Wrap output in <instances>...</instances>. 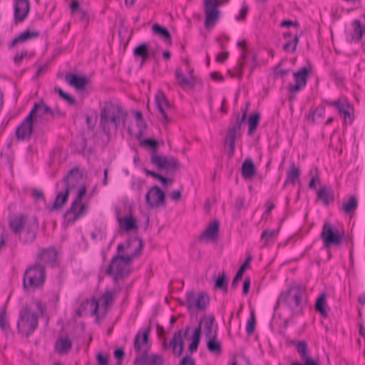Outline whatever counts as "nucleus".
<instances>
[{
  "instance_id": "obj_1",
  "label": "nucleus",
  "mask_w": 365,
  "mask_h": 365,
  "mask_svg": "<svg viewBox=\"0 0 365 365\" xmlns=\"http://www.w3.org/2000/svg\"><path fill=\"white\" fill-rule=\"evenodd\" d=\"M9 226L15 237L24 245L31 244L35 241L39 229L36 217H29L24 214L11 217L9 220Z\"/></svg>"
},
{
  "instance_id": "obj_2",
  "label": "nucleus",
  "mask_w": 365,
  "mask_h": 365,
  "mask_svg": "<svg viewBox=\"0 0 365 365\" xmlns=\"http://www.w3.org/2000/svg\"><path fill=\"white\" fill-rule=\"evenodd\" d=\"M151 330L149 326L143 331H138L134 339V349L140 353L134 360V365H165L164 358L157 354H148L150 349L149 334Z\"/></svg>"
},
{
  "instance_id": "obj_3",
  "label": "nucleus",
  "mask_w": 365,
  "mask_h": 365,
  "mask_svg": "<svg viewBox=\"0 0 365 365\" xmlns=\"http://www.w3.org/2000/svg\"><path fill=\"white\" fill-rule=\"evenodd\" d=\"M32 306L36 307L41 316H43L46 312V307L36 299H32L30 304L23 306L19 312L17 328L19 331L26 337H29L38 327V315L32 310Z\"/></svg>"
},
{
  "instance_id": "obj_4",
  "label": "nucleus",
  "mask_w": 365,
  "mask_h": 365,
  "mask_svg": "<svg viewBox=\"0 0 365 365\" xmlns=\"http://www.w3.org/2000/svg\"><path fill=\"white\" fill-rule=\"evenodd\" d=\"M163 141H158L154 138H146L140 142V145L148 148L150 151V163L158 170H165L168 173H175L181 168L178 159L173 156L159 155L158 147L163 145Z\"/></svg>"
},
{
  "instance_id": "obj_5",
  "label": "nucleus",
  "mask_w": 365,
  "mask_h": 365,
  "mask_svg": "<svg viewBox=\"0 0 365 365\" xmlns=\"http://www.w3.org/2000/svg\"><path fill=\"white\" fill-rule=\"evenodd\" d=\"M126 117L127 113L120 105L110 101L106 102L100 114V126L104 133L109 135L112 130H118L120 118H121L124 123Z\"/></svg>"
},
{
  "instance_id": "obj_6",
  "label": "nucleus",
  "mask_w": 365,
  "mask_h": 365,
  "mask_svg": "<svg viewBox=\"0 0 365 365\" xmlns=\"http://www.w3.org/2000/svg\"><path fill=\"white\" fill-rule=\"evenodd\" d=\"M306 292L300 286H292L287 290L281 292L277 299V303H282L287 306L293 316L302 315L306 305Z\"/></svg>"
},
{
  "instance_id": "obj_7",
  "label": "nucleus",
  "mask_w": 365,
  "mask_h": 365,
  "mask_svg": "<svg viewBox=\"0 0 365 365\" xmlns=\"http://www.w3.org/2000/svg\"><path fill=\"white\" fill-rule=\"evenodd\" d=\"M46 279V269L43 264L36 262L29 266L23 277V288L25 291H34L43 287Z\"/></svg>"
},
{
  "instance_id": "obj_8",
  "label": "nucleus",
  "mask_w": 365,
  "mask_h": 365,
  "mask_svg": "<svg viewBox=\"0 0 365 365\" xmlns=\"http://www.w3.org/2000/svg\"><path fill=\"white\" fill-rule=\"evenodd\" d=\"M78 173V168L74 167L68 172L61 180L56 182V187H58L60 184H63V187L62 190L57 193L53 205L47 207L49 212L58 210L66 205L69 197L70 191L74 187L73 184H70V181Z\"/></svg>"
},
{
  "instance_id": "obj_9",
  "label": "nucleus",
  "mask_w": 365,
  "mask_h": 365,
  "mask_svg": "<svg viewBox=\"0 0 365 365\" xmlns=\"http://www.w3.org/2000/svg\"><path fill=\"white\" fill-rule=\"evenodd\" d=\"M87 192L86 186L82 185L78 190L76 199L72 202L69 209L66 210L64 217L68 223H74L76 220L86 215L87 207L82 204V199Z\"/></svg>"
},
{
  "instance_id": "obj_10",
  "label": "nucleus",
  "mask_w": 365,
  "mask_h": 365,
  "mask_svg": "<svg viewBox=\"0 0 365 365\" xmlns=\"http://www.w3.org/2000/svg\"><path fill=\"white\" fill-rule=\"evenodd\" d=\"M187 309L190 312L193 310L205 311L210 304V296L205 292L198 294L193 290L186 293Z\"/></svg>"
},
{
  "instance_id": "obj_11",
  "label": "nucleus",
  "mask_w": 365,
  "mask_h": 365,
  "mask_svg": "<svg viewBox=\"0 0 365 365\" xmlns=\"http://www.w3.org/2000/svg\"><path fill=\"white\" fill-rule=\"evenodd\" d=\"M320 237L326 248H329L331 245L340 246L344 237V232L341 233L329 222H325L322 227Z\"/></svg>"
},
{
  "instance_id": "obj_12",
  "label": "nucleus",
  "mask_w": 365,
  "mask_h": 365,
  "mask_svg": "<svg viewBox=\"0 0 365 365\" xmlns=\"http://www.w3.org/2000/svg\"><path fill=\"white\" fill-rule=\"evenodd\" d=\"M105 273L108 276H112L114 283L117 284L120 279H125L130 275V269L120 259H116L113 263L112 258Z\"/></svg>"
},
{
  "instance_id": "obj_13",
  "label": "nucleus",
  "mask_w": 365,
  "mask_h": 365,
  "mask_svg": "<svg viewBox=\"0 0 365 365\" xmlns=\"http://www.w3.org/2000/svg\"><path fill=\"white\" fill-rule=\"evenodd\" d=\"M135 240H138V247L134 251V252L131 253L130 255H124L122 253V252L124 250H125V245H124L122 243L118 245L117 253L113 257V263L116 261V259H120L122 262L125 263L126 266H128V267H130V264L131 263L133 259L140 255L144 246L143 240L140 237H135Z\"/></svg>"
},
{
  "instance_id": "obj_14",
  "label": "nucleus",
  "mask_w": 365,
  "mask_h": 365,
  "mask_svg": "<svg viewBox=\"0 0 365 365\" xmlns=\"http://www.w3.org/2000/svg\"><path fill=\"white\" fill-rule=\"evenodd\" d=\"M34 111H30L26 118L16 130V138L18 140H30L34 133Z\"/></svg>"
},
{
  "instance_id": "obj_15",
  "label": "nucleus",
  "mask_w": 365,
  "mask_h": 365,
  "mask_svg": "<svg viewBox=\"0 0 365 365\" xmlns=\"http://www.w3.org/2000/svg\"><path fill=\"white\" fill-rule=\"evenodd\" d=\"M145 202L149 207L157 208L165 205V193L156 185L150 188L145 195Z\"/></svg>"
},
{
  "instance_id": "obj_16",
  "label": "nucleus",
  "mask_w": 365,
  "mask_h": 365,
  "mask_svg": "<svg viewBox=\"0 0 365 365\" xmlns=\"http://www.w3.org/2000/svg\"><path fill=\"white\" fill-rule=\"evenodd\" d=\"M245 119L246 113H243L241 118H239V114H237L236 123L233 127L230 128L227 130V136L225 139V143L229 145V158H232L235 154L237 132L240 130L242 125L245 122Z\"/></svg>"
},
{
  "instance_id": "obj_17",
  "label": "nucleus",
  "mask_w": 365,
  "mask_h": 365,
  "mask_svg": "<svg viewBox=\"0 0 365 365\" xmlns=\"http://www.w3.org/2000/svg\"><path fill=\"white\" fill-rule=\"evenodd\" d=\"M312 67L310 64L308 66H304L293 73L295 83H289L292 86V90L294 91H300L307 83L308 78L312 72Z\"/></svg>"
},
{
  "instance_id": "obj_18",
  "label": "nucleus",
  "mask_w": 365,
  "mask_h": 365,
  "mask_svg": "<svg viewBox=\"0 0 365 365\" xmlns=\"http://www.w3.org/2000/svg\"><path fill=\"white\" fill-rule=\"evenodd\" d=\"M65 81L78 92L84 91L91 83L88 77L74 73H67L65 76Z\"/></svg>"
},
{
  "instance_id": "obj_19",
  "label": "nucleus",
  "mask_w": 365,
  "mask_h": 365,
  "mask_svg": "<svg viewBox=\"0 0 365 365\" xmlns=\"http://www.w3.org/2000/svg\"><path fill=\"white\" fill-rule=\"evenodd\" d=\"M170 347L173 349L174 354H176L178 356L182 355L184 350V341L182 338L181 329L174 332L173 336L169 344H168L166 339H164L163 342V349L165 350Z\"/></svg>"
},
{
  "instance_id": "obj_20",
  "label": "nucleus",
  "mask_w": 365,
  "mask_h": 365,
  "mask_svg": "<svg viewBox=\"0 0 365 365\" xmlns=\"http://www.w3.org/2000/svg\"><path fill=\"white\" fill-rule=\"evenodd\" d=\"M38 259L39 263L46 265L51 266L52 267H57L58 265V253L54 248H47L42 250L41 252L38 255Z\"/></svg>"
},
{
  "instance_id": "obj_21",
  "label": "nucleus",
  "mask_w": 365,
  "mask_h": 365,
  "mask_svg": "<svg viewBox=\"0 0 365 365\" xmlns=\"http://www.w3.org/2000/svg\"><path fill=\"white\" fill-rule=\"evenodd\" d=\"M297 350L303 363L302 364L298 361H295L292 363L291 365H319L317 360H314L309 356L308 345L305 341H298L297 344Z\"/></svg>"
},
{
  "instance_id": "obj_22",
  "label": "nucleus",
  "mask_w": 365,
  "mask_h": 365,
  "mask_svg": "<svg viewBox=\"0 0 365 365\" xmlns=\"http://www.w3.org/2000/svg\"><path fill=\"white\" fill-rule=\"evenodd\" d=\"M30 11L29 0H17L14 6L15 24L23 22Z\"/></svg>"
},
{
  "instance_id": "obj_23",
  "label": "nucleus",
  "mask_w": 365,
  "mask_h": 365,
  "mask_svg": "<svg viewBox=\"0 0 365 365\" xmlns=\"http://www.w3.org/2000/svg\"><path fill=\"white\" fill-rule=\"evenodd\" d=\"M155 101L158 110L160 112L163 118V124L166 125L170 122V118L168 117L165 109L170 108V104L168 102L165 93L162 91H158L155 95Z\"/></svg>"
},
{
  "instance_id": "obj_24",
  "label": "nucleus",
  "mask_w": 365,
  "mask_h": 365,
  "mask_svg": "<svg viewBox=\"0 0 365 365\" xmlns=\"http://www.w3.org/2000/svg\"><path fill=\"white\" fill-rule=\"evenodd\" d=\"M210 1H205V27L207 29L213 28L220 18V11L218 9L209 7Z\"/></svg>"
},
{
  "instance_id": "obj_25",
  "label": "nucleus",
  "mask_w": 365,
  "mask_h": 365,
  "mask_svg": "<svg viewBox=\"0 0 365 365\" xmlns=\"http://www.w3.org/2000/svg\"><path fill=\"white\" fill-rule=\"evenodd\" d=\"M215 318L214 315L204 316L198 324H200L202 327V324L205 323V339H211L214 337H217V329L218 327L216 324L215 328H214Z\"/></svg>"
},
{
  "instance_id": "obj_26",
  "label": "nucleus",
  "mask_w": 365,
  "mask_h": 365,
  "mask_svg": "<svg viewBox=\"0 0 365 365\" xmlns=\"http://www.w3.org/2000/svg\"><path fill=\"white\" fill-rule=\"evenodd\" d=\"M220 222L218 220L213 221L199 236L198 240L215 241L219 235Z\"/></svg>"
},
{
  "instance_id": "obj_27",
  "label": "nucleus",
  "mask_w": 365,
  "mask_h": 365,
  "mask_svg": "<svg viewBox=\"0 0 365 365\" xmlns=\"http://www.w3.org/2000/svg\"><path fill=\"white\" fill-rule=\"evenodd\" d=\"M33 119L37 120L40 118H50V115L53 114L52 109L51 107L47 106L43 100L39 102L35 103L31 111H34Z\"/></svg>"
},
{
  "instance_id": "obj_28",
  "label": "nucleus",
  "mask_w": 365,
  "mask_h": 365,
  "mask_svg": "<svg viewBox=\"0 0 365 365\" xmlns=\"http://www.w3.org/2000/svg\"><path fill=\"white\" fill-rule=\"evenodd\" d=\"M72 341L68 336H60L55 342L54 349L60 355H66L72 348Z\"/></svg>"
},
{
  "instance_id": "obj_29",
  "label": "nucleus",
  "mask_w": 365,
  "mask_h": 365,
  "mask_svg": "<svg viewBox=\"0 0 365 365\" xmlns=\"http://www.w3.org/2000/svg\"><path fill=\"white\" fill-rule=\"evenodd\" d=\"M88 307H90L91 309V314L96 315V318L98 319L99 317V302L96 299H92L91 300L86 299L83 301L77 309L76 315L81 317L83 313L88 309Z\"/></svg>"
},
{
  "instance_id": "obj_30",
  "label": "nucleus",
  "mask_w": 365,
  "mask_h": 365,
  "mask_svg": "<svg viewBox=\"0 0 365 365\" xmlns=\"http://www.w3.org/2000/svg\"><path fill=\"white\" fill-rule=\"evenodd\" d=\"M322 104H326L329 106L334 107L341 115L346 108L354 110L353 106L349 103L346 98H339L335 101L324 100Z\"/></svg>"
},
{
  "instance_id": "obj_31",
  "label": "nucleus",
  "mask_w": 365,
  "mask_h": 365,
  "mask_svg": "<svg viewBox=\"0 0 365 365\" xmlns=\"http://www.w3.org/2000/svg\"><path fill=\"white\" fill-rule=\"evenodd\" d=\"M40 33L37 31H31L29 29L25 30L18 36L14 38L10 43L9 47L13 48L18 43L26 42V41L38 37Z\"/></svg>"
},
{
  "instance_id": "obj_32",
  "label": "nucleus",
  "mask_w": 365,
  "mask_h": 365,
  "mask_svg": "<svg viewBox=\"0 0 365 365\" xmlns=\"http://www.w3.org/2000/svg\"><path fill=\"white\" fill-rule=\"evenodd\" d=\"M256 173V167L250 158L245 160L242 165V176L245 180H250Z\"/></svg>"
},
{
  "instance_id": "obj_33",
  "label": "nucleus",
  "mask_w": 365,
  "mask_h": 365,
  "mask_svg": "<svg viewBox=\"0 0 365 365\" xmlns=\"http://www.w3.org/2000/svg\"><path fill=\"white\" fill-rule=\"evenodd\" d=\"M317 199L322 201L325 205H329L334 200V191L331 188L327 187H321L317 194Z\"/></svg>"
},
{
  "instance_id": "obj_34",
  "label": "nucleus",
  "mask_w": 365,
  "mask_h": 365,
  "mask_svg": "<svg viewBox=\"0 0 365 365\" xmlns=\"http://www.w3.org/2000/svg\"><path fill=\"white\" fill-rule=\"evenodd\" d=\"M351 25L353 27L351 40L358 43L361 41L364 34H365V26L362 25L361 21L359 19L354 20Z\"/></svg>"
},
{
  "instance_id": "obj_35",
  "label": "nucleus",
  "mask_w": 365,
  "mask_h": 365,
  "mask_svg": "<svg viewBox=\"0 0 365 365\" xmlns=\"http://www.w3.org/2000/svg\"><path fill=\"white\" fill-rule=\"evenodd\" d=\"M330 309L327 307V300H326V293L322 292L317 299L315 303V310L319 312L322 317H328V310Z\"/></svg>"
},
{
  "instance_id": "obj_36",
  "label": "nucleus",
  "mask_w": 365,
  "mask_h": 365,
  "mask_svg": "<svg viewBox=\"0 0 365 365\" xmlns=\"http://www.w3.org/2000/svg\"><path fill=\"white\" fill-rule=\"evenodd\" d=\"M133 54L136 57L141 58L140 66L142 67L150 56L148 44L143 43L138 45L134 48Z\"/></svg>"
},
{
  "instance_id": "obj_37",
  "label": "nucleus",
  "mask_w": 365,
  "mask_h": 365,
  "mask_svg": "<svg viewBox=\"0 0 365 365\" xmlns=\"http://www.w3.org/2000/svg\"><path fill=\"white\" fill-rule=\"evenodd\" d=\"M153 32L159 36L169 46L172 44V37L169 31L164 26L155 24L152 28Z\"/></svg>"
},
{
  "instance_id": "obj_38",
  "label": "nucleus",
  "mask_w": 365,
  "mask_h": 365,
  "mask_svg": "<svg viewBox=\"0 0 365 365\" xmlns=\"http://www.w3.org/2000/svg\"><path fill=\"white\" fill-rule=\"evenodd\" d=\"M252 259V257L251 255L248 256L244 263L240 266L232 282V289H235L237 287L240 280H241L245 270L249 267L250 262Z\"/></svg>"
},
{
  "instance_id": "obj_39",
  "label": "nucleus",
  "mask_w": 365,
  "mask_h": 365,
  "mask_svg": "<svg viewBox=\"0 0 365 365\" xmlns=\"http://www.w3.org/2000/svg\"><path fill=\"white\" fill-rule=\"evenodd\" d=\"M117 293V291L109 290L105 292L100 297L98 301L99 303H101L102 307L104 308V313L102 317L104 316L107 311V308L112 304L113 299Z\"/></svg>"
},
{
  "instance_id": "obj_40",
  "label": "nucleus",
  "mask_w": 365,
  "mask_h": 365,
  "mask_svg": "<svg viewBox=\"0 0 365 365\" xmlns=\"http://www.w3.org/2000/svg\"><path fill=\"white\" fill-rule=\"evenodd\" d=\"M192 341L188 346V350L190 353H193L197 351L199 344L201 340V327L200 324H198L197 327L195 328L192 336Z\"/></svg>"
},
{
  "instance_id": "obj_41",
  "label": "nucleus",
  "mask_w": 365,
  "mask_h": 365,
  "mask_svg": "<svg viewBox=\"0 0 365 365\" xmlns=\"http://www.w3.org/2000/svg\"><path fill=\"white\" fill-rule=\"evenodd\" d=\"M301 175L300 169L292 163L287 175V182H290L292 185L296 184L297 181H299Z\"/></svg>"
},
{
  "instance_id": "obj_42",
  "label": "nucleus",
  "mask_w": 365,
  "mask_h": 365,
  "mask_svg": "<svg viewBox=\"0 0 365 365\" xmlns=\"http://www.w3.org/2000/svg\"><path fill=\"white\" fill-rule=\"evenodd\" d=\"M206 346L207 350L212 354L220 355L222 353V345L217 340V337L206 339Z\"/></svg>"
},
{
  "instance_id": "obj_43",
  "label": "nucleus",
  "mask_w": 365,
  "mask_h": 365,
  "mask_svg": "<svg viewBox=\"0 0 365 365\" xmlns=\"http://www.w3.org/2000/svg\"><path fill=\"white\" fill-rule=\"evenodd\" d=\"M118 220L125 231H131L138 228L136 220L131 215L125 216L123 219L118 218Z\"/></svg>"
},
{
  "instance_id": "obj_44",
  "label": "nucleus",
  "mask_w": 365,
  "mask_h": 365,
  "mask_svg": "<svg viewBox=\"0 0 365 365\" xmlns=\"http://www.w3.org/2000/svg\"><path fill=\"white\" fill-rule=\"evenodd\" d=\"M228 278L223 272L219 274L215 282V289L221 290L223 293L227 292Z\"/></svg>"
},
{
  "instance_id": "obj_45",
  "label": "nucleus",
  "mask_w": 365,
  "mask_h": 365,
  "mask_svg": "<svg viewBox=\"0 0 365 365\" xmlns=\"http://www.w3.org/2000/svg\"><path fill=\"white\" fill-rule=\"evenodd\" d=\"M358 207V200L357 198L352 195L351 196L348 201L344 202L342 206V210L345 214H350L354 212Z\"/></svg>"
},
{
  "instance_id": "obj_46",
  "label": "nucleus",
  "mask_w": 365,
  "mask_h": 365,
  "mask_svg": "<svg viewBox=\"0 0 365 365\" xmlns=\"http://www.w3.org/2000/svg\"><path fill=\"white\" fill-rule=\"evenodd\" d=\"M175 78L178 81V85L182 87L185 88V86H189L192 88L195 87V84L191 83L182 73L180 68H178L175 71Z\"/></svg>"
},
{
  "instance_id": "obj_47",
  "label": "nucleus",
  "mask_w": 365,
  "mask_h": 365,
  "mask_svg": "<svg viewBox=\"0 0 365 365\" xmlns=\"http://www.w3.org/2000/svg\"><path fill=\"white\" fill-rule=\"evenodd\" d=\"M260 120V113H255L250 115L248 119L249 130L248 135H252L257 130Z\"/></svg>"
},
{
  "instance_id": "obj_48",
  "label": "nucleus",
  "mask_w": 365,
  "mask_h": 365,
  "mask_svg": "<svg viewBox=\"0 0 365 365\" xmlns=\"http://www.w3.org/2000/svg\"><path fill=\"white\" fill-rule=\"evenodd\" d=\"M279 230H264L261 234V240L264 242L263 247L268 246L269 243L272 242L274 238L277 235Z\"/></svg>"
},
{
  "instance_id": "obj_49",
  "label": "nucleus",
  "mask_w": 365,
  "mask_h": 365,
  "mask_svg": "<svg viewBox=\"0 0 365 365\" xmlns=\"http://www.w3.org/2000/svg\"><path fill=\"white\" fill-rule=\"evenodd\" d=\"M54 91L59 96L61 99L65 101L69 105L75 106L76 104V99L71 94L65 92L62 88L59 87H55Z\"/></svg>"
},
{
  "instance_id": "obj_50",
  "label": "nucleus",
  "mask_w": 365,
  "mask_h": 365,
  "mask_svg": "<svg viewBox=\"0 0 365 365\" xmlns=\"http://www.w3.org/2000/svg\"><path fill=\"white\" fill-rule=\"evenodd\" d=\"M256 327V316L255 310H252L250 312V318L247 320V326H246V331L248 335H252L254 334L255 331Z\"/></svg>"
},
{
  "instance_id": "obj_51",
  "label": "nucleus",
  "mask_w": 365,
  "mask_h": 365,
  "mask_svg": "<svg viewBox=\"0 0 365 365\" xmlns=\"http://www.w3.org/2000/svg\"><path fill=\"white\" fill-rule=\"evenodd\" d=\"M325 116V107L322 105L315 108L312 113H309V118L311 117L312 123H315L316 117L323 119Z\"/></svg>"
},
{
  "instance_id": "obj_52",
  "label": "nucleus",
  "mask_w": 365,
  "mask_h": 365,
  "mask_svg": "<svg viewBox=\"0 0 365 365\" xmlns=\"http://www.w3.org/2000/svg\"><path fill=\"white\" fill-rule=\"evenodd\" d=\"M299 41V37L297 35H295L292 40L289 41L288 42L284 44L283 50L287 52H294L297 49Z\"/></svg>"
},
{
  "instance_id": "obj_53",
  "label": "nucleus",
  "mask_w": 365,
  "mask_h": 365,
  "mask_svg": "<svg viewBox=\"0 0 365 365\" xmlns=\"http://www.w3.org/2000/svg\"><path fill=\"white\" fill-rule=\"evenodd\" d=\"M0 329L7 334L10 331V326L6 320V307L4 306L0 314Z\"/></svg>"
},
{
  "instance_id": "obj_54",
  "label": "nucleus",
  "mask_w": 365,
  "mask_h": 365,
  "mask_svg": "<svg viewBox=\"0 0 365 365\" xmlns=\"http://www.w3.org/2000/svg\"><path fill=\"white\" fill-rule=\"evenodd\" d=\"M341 116L343 118L344 123L351 124L354 120V110L346 108Z\"/></svg>"
},
{
  "instance_id": "obj_55",
  "label": "nucleus",
  "mask_w": 365,
  "mask_h": 365,
  "mask_svg": "<svg viewBox=\"0 0 365 365\" xmlns=\"http://www.w3.org/2000/svg\"><path fill=\"white\" fill-rule=\"evenodd\" d=\"M108 355L99 352L96 355L97 365H108Z\"/></svg>"
},
{
  "instance_id": "obj_56",
  "label": "nucleus",
  "mask_w": 365,
  "mask_h": 365,
  "mask_svg": "<svg viewBox=\"0 0 365 365\" xmlns=\"http://www.w3.org/2000/svg\"><path fill=\"white\" fill-rule=\"evenodd\" d=\"M8 243V234L0 229V252L5 249Z\"/></svg>"
},
{
  "instance_id": "obj_57",
  "label": "nucleus",
  "mask_w": 365,
  "mask_h": 365,
  "mask_svg": "<svg viewBox=\"0 0 365 365\" xmlns=\"http://www.w3.org/2000/svg\"><path fill=\"white\" fill-rule=\"evenodd\" d=\"M53 114L50 115V118H46V120L51 121L55 118L56 116L58 117H64L66 115L65 113L61 111L58 108H56L55 109H52Z\"/></svg>"
},
{
  "instance_id": "obj_58",
  "label": "nucleus",
  "mask_w": 365,
  "mask_h": 365,
  "mask_svg": "<svg viewBox=\"0 0 365 365\" xmlns=\"http://www.w3.org/2000/svg\"><path fill=\"white\" fill-rule=\"evenodd\" d=\"M31 196L37 200H42L43 201L46 200V198H45L43 191L41 190H38V189H33L32 192H31Z\"/></svg>"
},
{
  "instance_id": "obj_59",
  "label": "nucleus",
  "mask_w": 365,
  "mask_h": 365,
  "mask_svg": "<svg viewBox=\"0 0 365 365\" xmlns=\"http://www.w3.org/2000/svg\"><path fill=\"white\" fill-rule=\"evenodd\" d=\"M247 13H248V6L246 4H244L240 11L239 15L236 16V19L237 21H244L246 19Z\"/></svg>"
},
{
  "instance_id": "obj_60",
  "label": "nucleus",
  "mask_w": 365,
  "mask_h": 365,
  "mask_svg": "<svg viewBox=\"0 0 365 365\" xmlns=\"http://www.w3.org/2000/svg\"><path fill=\"white\" fill-rule=\"evenodd\" d=\"M114 356L117 359L116 362H122L125 356V351L123 348H117L114 351Z\"/></svg>"
},
{
  "instance_id": "obj_61",
  "label": "nucleus",
  "mask_w": 365,
  "mask_h": 365,
  "mask_svg": "<svg viewBox=\"0 0 365 365\" xmlns=\"http://www.w3.org/2000/svg\"><path fill=\"white\" fill-rule=\"evenodd\" d=\"M179 365H195V361L192 357L186 355L182 358Z\"/></svg>"
},
{
  "instance_id": "obj_62",
  "label": "nucleus",
  "mask_w": 365,
  "mask_h": 365,
  "mask_svg": "<svg viewBox=\"0 0 365 365\" xmlns=\"http://www.w3.org/2000/svg\"><path fill=\"white\" fill-rule=\"evenodd\" d=\"M244 66H245V62L239 63L237 65L236 67H237V69L238 70V74L237 76L232 74L230 71H228V73L230 74L231 77H232V78L237 77L238 78H242V75H243Z\"/></svg>"
},
{
  "instance_id": "obj_63",
  "label": "nucleus",
  "mask_w": 365,
  "mask_h": 365,
  "mask_svg": "<svg viewBox=\"0 0 365 365\" xmlns=\"http://www.w3.org/2000/svg\"><path fill=\"white\" fill-rule=\"evenodd\" d=\"M251 280L250 277H246L243 282L242 294L243 295L248 294L250 289Z\"/></svg>"
},
{
  "instance_id": "obj_64",
  "label": "nucleus",
  "mask_w": 365,
  "mask_h": 365,
  "mask_svg": "<svg viewBox=\"0 0 365 365\" xmlns=\"http://www.w3.org/2000/svg\"><path fill=\"white\" fill-rule=\"evenodd\" d=\"M229 56V52L228 51H224L222 53H220L216 56V61L218 63H223L225 62Z\"/></svg>"
}]
</instances>
